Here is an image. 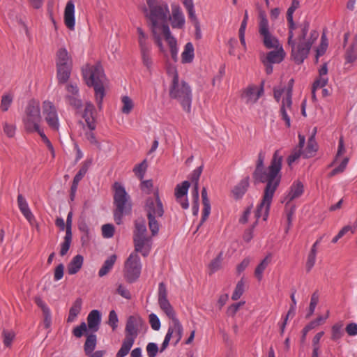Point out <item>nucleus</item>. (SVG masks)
Here are the masks:
<instances>
[{
	"instance_id": "1",
	"label": "nucleus",
	"mask_w": 357,
	"mask_h": 357,
	"mask_svg": "<svg viewBox=\"0 0 357 357\" xmlns=\"http://www.w3.org/2000/svg\"><path fill=\"white\" fill-rule=\"evenodd\" d=\"M147 8H144V13L150 22V29L155 44L159 49L160 53L165 57H167L168 52L165 45V40L170 50L172 59L174 61L178 59V48L177 40L172 34L168 25L169 17V9L168 4L163 1L146 0Z\"/></svg>"
},
{
	"instance_id": "2",
	"label": "nucleus",
	"mask_w": 357,
	"mask_h": 357,
	"mask_svg": "<svg viewBox=\"0 0 357 357\" xmlns=\"http://www.w3.org/2000/svg\"><path fill=\"white\" fill-rule=\"evenodd\" d=\"M282 161V155L280 154V151L277 150L273 153L270 165L265 169L264 167V154L259 153L258 155L252 176L256 181L266 183V187L256 213L257 218L263 216L266 220L268 216L273 195L281 181Z\"/></svg>"
},
{
	"instance_id": "3",
	"label": "nucleus",
	"mask_w": 357,
	"mask_h": 357,
	"mask_svg": "<svg viewBox=\"0 0 357 357\" xmlns=\"http://www.w3.org/2000/svg\"><path fill=\"white\" fill-rule=\"evenodd\" d=\"M287 19L289 29L288 44L291 47V55L296 63H301L307 58L311 47L317 39L319 34L317 31H312L310 33V36L307 38L310 24L308 22H304L298 26L299 34L297 37L298 43L296 44L294 40L293 31L296 27L293 20V15H291V19Z\"/></svg>"
},
{
	"instance_id": "4",
	"label": "nucleus",
	"mask_w": 357,
	"mask_h": 357,
	"mask_svg": "<svg viewBox=\"0 0 357 357\" xmlns=\"http://www.w3.org/2000/svg\"><path fill=\"white\" fill-rule=\"evenodd\" d=\"M147 328L146 322L139 315H132L127 319L125 337L116 357H125L129 354L139 333Z\"/></svg>"
},
{
	"instance_id": "5",
	"label": "nucleus",
	"mask_w": 357,
	"mask_h": 357,
	"mask_svg": "<svg viewBox=\"0 0 357 357\" xmlns=\"http://www.w3.org/2000/svg\"><path fill=\"white\" fill-rule=\"evenodd\" d=\"M169 96L176 100L187 112H191L192 95L190 86L183 80H179L175 69H172V79L169 86Z\"/></svg>"
},
{
	"instance_id": "6",
	"label": "nucleus",
	"mask_w": 357,
	"mask_h": 357,
	"mask_svg": "<svg viewBox=\"0 0 357 357\" xmlns=\"http://www.w3.org/2000/svg\"><path fill=\"white\" fill-rule=\"evenodd\" d=\"M294 82V79H291L287 86H279L273 89L274 98L278 102L280 101L282 96H283L280 108V116L287 128L291 126L290 114L293 113L292 92Z\"/></svg>"
},
{
	"instance_id": "7",
	"label": "nucleus",
	"mask_w": 357,
	"mask_h": 357,
	"mask_svg": "<svg viewBox=\"0 0 357 357\" xmlns=\"http://www.w3.org/2000/svg\"><path fill=\"white\" fill-rule=\"evenodd\" d=\"M144 211L149 220V227L151 232L152 236H156L160 229V224L158 218L163 216L165 211L163 204L159 196L158 190L153 193V197L146 199Z\"/></svg>"
},
{
	"instance_id": "8",
	"label": "nucleus",
	"mask_w": 357,
	"mask_h": 357,
	"mask_svg": "<svg viewBox=\"0 0 357 357\" xmlns=\"http://www.w3.org/2000/svg\"><path fill=\"white\" fill-rule=\"evenodd\" d=\"M82 73L86 84L89 86H93L97 102L100 107L105 96L103 87L105 75L102 66L99 64L95 66L86 65L82 69Z\"/></svg>"
},
{
	"instance_id": "9",
	"label": "nucleus",
	"mask_w": 357,
	"mask_h": 357,
	"mask_svg": "<svg viewBox=\"0 0 357 357\" xmlns=\"http://www.w3.org/2000/svg\"><path fill=\"white\" fill-rule=\"evenodd\" d=\"M114 189V204L116 207L114 211V219L117 225L122 223L124 215L129 213L132 209V202L130 195L125 188L119 183L115 182Z\"/></svg>"
},
{
	"instance_id": "10",
	"label": "nucleus",
	"mask_w": 357,
	"mask_h": 357,
	"mask_svg": "<svg viewBox=\"0 0 357 357\" xmlns=\"http://www.w3.org/2000/svg\"><path fill=\"white\" fill-rule=\"evenodd\" d=\"M133 242L135 252H140L144 257L149 255L152 246V240L147 236V229L145 220L138 219L135 222L133 231Z\"/></svg>"
},
{
	"instance_id": "11",
	"label": "nucleus",
	"mask_w": 357,
	"mask_h": 357,
	"mask_svg": "<svg viewBox=\"0 0 357 357\" xmlns=\"http://www.w3.org/2000/svg\"><path fill=\"white\" fill-rule=\"evenodd\" d=\"M22 121L27 132L38 128L41 121L40 107L38 100H31L28 102Z\"/></svg>"
},
{
	"instance_id": "12",
	"label": "nucleus",
	"mask_w": 357,
	"mask_h": 357,
	"mask_svg": "<svg viewBox=\"0 0 357 357\" xmlns=\"http://www.w3.org/2000/svg\"><path fill=\"white\" fill-rule=\"evenodd\" d=\"M42 113L44 120L50 129L55 132H59L61 123L57 109L54 104L50 100H45L42 104Z\"/></svg>"
},
{
	"instance_id": "13",
	"label": "nucleus",
	"mask_w": 357,
	"mask_h": 357,
	"mask_svg": "<svg viewBox=\"0 0 357 357\" xmlns=\"http://www.w3.org/2000/svg\"><path fill=\"white\" fill-rule=\"evenodd\" d=\"M141 270L142 264L139 255L137 253H131L125 263V278L130 283L135 282L139 278Z\"/></svg>"
},
{
	"instance_id": "14",
	"label": "nucleus",
	"mask_w": 357,
	"mask_h": 357,
	"mask_svg": "<svg viewBox=\"0 0 357 357\" xmlns=\"http://www.w3.org/2000/svg\"><path fill=\"white\" fill-rule=\"evenodd\" d=\"M183 331V326L179 320L177 318L172 319V324L168 328L167 333L161 345L160 351L162 352L167 349L172 338L175 340L174 345H176L182 338Z\"/></svg>"
},
{
	"instance_id": "15",
	"label": "nucleus",
	"mask_w": 357,
	"mask_h": 357,
	"mask_svg": "<svg viewBox=\"0 0 357 357\" xmlns=\"http://www.w3.org/2000/svg\"><path fill=\"white\" fill-rule=\"evenodd\" d=\"M263 93V85L261 86L250 85L243 91L242 98L247 105H254Z\"/></svg>"
},
{
	"instance_id": "16",
	"label": "nucleus",
	"mask_w": 357,
	"mask_h": 357,
	"mask_svg": "<svg viewBox=\"0 0 357 357\" xmlns=\"http://www.w3.org/2000/svg\"><path fill=\"white\" fill-rule=\"evenodd\" d=\"M304 192V185L298 180L295 181L289 188L287 195L284 197L282 203L289 204L293 200L299 198Z\"/></svg>"
},
{
	"instance_id": "17",
	"label": "nucleus",
	"mask_w": 357,
	"mask_h": 357,
	"mask_svg": "<svg viewBox=\"0 0 357 357\" xmlns=\"http://www.w3.org/2000/svg\"><path fill=\"white\" fill-rule=\"evenodd\" d=\"M259 33L266 48L273 49L282 46L278 38L270 31L269 28L259 30Z\"/></svg>"
},
{
	"instance_id": "18",
	"label": "nucleus",
	"mask_w": 357,
	"mask_h": 357,
	"mask_svg": "<svg viewBox=\"0 0 357 357\" xmlns=\"http://www.w3.org/2000/svg\"><path fill=\"white\" fill-rule=\"evenodd\" d=\"M94 113L95 107L93 105L91 102H86L82 114V118L84 119L86 125L90 130H94L96 128V120Z\"/></svg>"
},
{
	"instance_id": "19",
	"label": "nucleus",
	"mask_w": 357,
	"mask_h": 357,
	"mask_svg": "<svg viewBox=\"0 0 357 357\" xmlns=\"http://www.w3.org/2000/svg\"><path fill=\"white\" fill-rule=\"evenodd\" d=\"M168 21L174 29H183L185 25V17L182 10L178 6L172 7V15L169 14Z\"/></svg>"
},
{
	"instance_id": "20",
	"label": "nucleus",
	"mask_w": 357,
	"mask_h": 357,
	"mask_svg": "<svg viewBox=\"0 0 357 357\" xmlns=\"http://www.w3.org/2000/svg\"><path fill=\"white\" fill-rule=\"evenodd\" d=\"M327 63H324L319 69V77L314 81L312 86V96H315V91L324 87L328 82Z\"/></svg>"
},
{
	"instance_id": "21",
	"label": "nucleus",
	"mask_w": 357,
	"mask_h": 357,
	"mask_svg": "<svg viewBox=\"0 0 357 357\" xmlns=\"http://www.w3.org/2000/svg\"><path fill=\"white\" fill-rule=\"evenodd\" d=\"M64 22L67 28L70 30H74L75 25V5L71 0L67 2L65 8Z\"/></svg>"
},
{
	"instance_id": "22",
	"label": "nucleus",
	"mask_w": 357,
	"mask_h": 357,
	"mask_svg": "<svg viewBox=\"0 0 357 357\" xmlns=\"http://www.w3.org/2000/svg\"><path fill=\"white\" fill-rule=\"evenodd\" d=\"M273 49L274 50L268 52L266 56L262 59L268 61V63H280L284 60L286 55L283 47L281 46Z\"/></svg>"
},
{
	"instance_id": "23",
	"label": "nucleus",
	"mask_w": 357,
	"mask_h": 357,
	"mask_svg": "<svg viewBox=\"0 0 357 357\" xmlns=\"http://www.w3.org/2000/svg\"><path fill=\"white\" fill-rule=\"evenodd\" d=\"M56 66H73V61L67 50L59 48L56 54Z\"/></svg>"
},
{
	"instance_id": "24",
	"label": "nucleus",
	"mask_w": 357,
	"mask_h": 357,
	"mask_svg": "<svg viewBox=\"0 0 357 357\" xmlns=\"http://www.w3.org/2000/svg\"><path fill=\"white\" fill-rule=\"evenodd\" d=\"M203 170V167L200 166L194 169L190 174V178L193 183L192 190V197L197 202L199 201V180Z\"/></svg>"
},
{
	"instance_id": "25",
	"label": "nucleus",
	"mask_w": 357,
	"mask_h": 357,
	"mask_svg": "<svg viewBox=\"0 0 357 357\" xmlns=\"http://www.w3.org/2000/svg\"><path fill=\"white\" fill-rule=\"evenodd\" d=\"M101 321V314L98 310H91L87 317V326L89 330L96 332L99 329Z\"/></svg>"
},
{
	"instance_id": "26",
	"label": "nucleus",
	"mask_w": 357,
	"mask_h": 357,
	"mask_svg": "<svg viewBox=\"0 0 357 357\" xmlns=\"http://www.w3.org/2000/svg\"><path fill=\"white\" fill-rule=\"evenodd\" d=\"M17 204L23 215L29 222H31L34 216L29 207L26 199L21 194H19L17 196Z\"/></svg>"
},
{
	"instance_id": "27",
	"label": "nucleus",
	"mask_w": 357,
	"mask_h": 357,
	"mask_svg": "<svg viewBox=\"0 0 357 357\" xmlns=\"http://www.w3.org/2000/svg\"><path fill=\"white\" fill-rule=\"evenodd\" d=\"M250 185L249 176L243 178L232 190L235 198H241L247 191Z\"/></svg>"
},
{
	"instance_id": "28",
	"label": "nucleus",
	"mask_w": 357,
	"mask_h": 357,
	"mask_svg": "<svg viewBox=\"0 0 357 357\" xmlns=\"http://www.w3.org/2000/svg\"><path fill=\"white\" fill-rule=\"evenodd\" d=\"M138 33V43L140 52L146 51H151V45L149 41L148 35L146 34L141 27L137 28Z\"/></svg>"
},
{
	"instance_id": "29",
	"label": "nucleus",
	"mask_w": 357,
	"mask_h": 357,
	"mask_svg": "<svg viewBox=\"0 0 357 357\" xmlns=\"http://www.w3.org/2000/svg\"><path fill=\"white\" fill-rule=\"evenodd\" d=\"M272 261V255L268 254L263 260L258 264L255 270V275L259 281L263 278V273L265 269L271 264Z\"/></svg>"
},
{
	"instance_id": "30",
	"label": "nucleus",
	"mask_w": 357,
	"mask_h": 357,
	"mask_svg": "<svg viewBox=\"0 0 357 357\" xmlns=\"http://www.w3.org/2000/svg\"><path fill=\"white\" fill-rule=\"evenodd\" d=\"M73 66H56V78L59 84H65L70 78Z\"/></svg>"
},
{
	"instance_id": "31",
	"label": "nucleus",
	"mask_w": 357,
	"mask_h": 357,
	"mask_svg": "<svg viewBox=\"0 0 357 357\" xmlns=\"http://www.w3.org/2000/svg\"><path fill=\"white\" fill-rule=\"evenodd\" d=\"M202 197L204 207L200 225L206 220L211 213V204L206 188H203L202 190Z\"/></svg>"
},
{
	"instance_id": "32",
	"label": "nucleus",
	"mask_w": 357,
	"mask_h": 357,
	"mask_svg": "<svg viewBox=\"0 0 357 357\" xmlns=\"http://www.w3.org/2000/svg\"><path fill=\"white\" fill-rule=\"evenodd\" d=\"M84 258L80 255L75 256L68 265V273L70 275L77 273L83 265Z\"/></svg>"
},
{
	"instance_id": "33",
	"label": "nucleus",
	"mask_w": 357,
	"mask_h": 357,
	"mask_svg": "<svg viewBox=\"0 0 357 357\" xmlns=\"http://www.w3.org/2000/svg\"><path fill=\"white\" fill-rule=\"evenodd\" d=\"M82 305V300L80 298H77L73 303L70 308L67 321L69 323L73 322L78 314L80 313Z\"/></svg>"
},
{
	"instance_id": "34",
	"label": "nucleus",
	"mask_w": 357,
	"mask_h": 357,
	"mask_svg": "<svg viewBox=\"0 0 357 357\" xmlns=\"http://www.w3.org/2000/svg\"><path fill=\"white\" fill-rule=\"evenodd\" d=\"M195 56V49L192 43L189 42L184 46L181 53V60L183 63H189L193 61Z\"/></svg>"
},
{
	"instance_id": "35",
	"label": "nucleus",
	"mask_w": 357,
	"mask_h": 357,
	"mask_svg": "<svg viewBox=\"0 0 357 357\" xmlns=\"http://www.w3.org/2000/svg\"><path fill=\"white\" fill-rule=\"evenodd\" d=\"M116 260V255H112L104 262L102 266L98 271L99 277L102 278L106 275L113 268Z\"/></svg>"
},
{
	"instance_id": "36",
	"label": "nucleus",
	"mask_w": 357,
	"mask_h": 357,
	"mask_svg": "<svg viewBox=\"0 0 357 357\" xmlns=\"http://www.w3.org/2000/svg\"><path fill=\"white\" fill-rule=\"evenodd\" d=\"M159 305L166 315L171 319H176V313L168 299L158 301Z\"/></svg>"
},
{
	"instance_id": "37",
	"label": "nucleus",
	"mask_w": 357,
	"mask_h": 357,
	"mask_svg": "<svg viewBox=\"0 0 357 357\" xmlns=\"http://www.w3.org/2000/svg\"><path fill=\"white\" fill-rule=\"evenodd\" d=\"M317 150V143L314 135H312L308 139L307 148L303 151V156L305 158H310L313 156Z\"/></svg>"
},
{
	"instance_id": "38",
	"label": "nucleus",
	"mask_w": 357,
	"mask_h": 357,
	"mask_svg": "<svg viewBox=\"0 0 357 357\" xmlns=\"http://www.w3.org/2000/svg\"><path fill=\"white\" fill-rule=\"evenodd\" d=\"M96 335L95 334H90L87 336L84 345V349L86 354H90L93 351L96 346Z\"/></svg>"
},
{
	"instance_id": "39",
	"label": "nucleus",
	"mask_w": 357,
	"mask_h": 357,
	"mask_svg": "<svg viewBox=\"0 0 357 357\" xmlns=\"http://www.w3.org/2000/svg\"><path fill=\"white\" fill-rule=\"evenodd\" d=\"M346 60L348 63H352L357 59V34L351 47L346 52Z\"/></svg>"
},
{
	"instance_id": "40",
	"label": "nucleus",
	"mask_w": 357,
	"mask_h": 357,
	"mask_svg": "<svg viewBox=\"0 0 357 357\" xmlns=\"http://www.w3.org/2000/svg\"><path fill=\"white\" fill-rule=\"evenodd\" d=\"M190 186V183L188 181H185L182 182L181 184H178L175 188L174 195L176 198L187 196Z\"/></svg>"
},
{
	"instance_id": "41",
	"label": "nucleus",
	"mask_w": 357,
	"mask_h": 357,
	"mask_svg": "<svg viewBox=\"0 0 357 357\" xmlns=\"http://www.w3.org/2000/svg\"><path fill=\"white\" fill-rule=\"evenodd\" d=\"M331 340L337 341L341 339L344 335L343 324L342 322L337 323L332 326L331 328Z\"/></svg>"
},
{
	"instance_id": "42",
	"label": "nucleus",
	"mask_w": 357,
	"mask_h": 357,
	"mask_svg": "<svg viewBox=\"0 0 357 357\" xmlns=\"http://www.w3.org/2000/svg\"><path fill=\"white\" fill-rule=\"evenodd\" d=\"M121 102L123 104L121 112L123 114H128L130 113L134 107V103L132 99L127 96H124L121 98Z\"/></svg>"
},
{
	"instance_id": "43",
	"label": "nucleus",
	"mask_w": 357,
	"mask_h": 357,
	"mask_svg": "<svg viewBox=\"0 0 357 357\" xmlns=\"http://www.w3.org/2000/svg\"><path fill=\"white\" fill-rule=\"evenodd\" d=\"M2 334L4 345L7 347H11L12 342L15 337V333L12 330H3Z\"/></svg>"
},
{
	"instance_id": "44",
	"label": "nucleus",
	"mask_w": 357,
	"mask_h": 357,
	"mask_svg": "<svg viewBox=\"0 0 357 357\" xmlns=\"http://www.w3.org/2000/svg\"><path fill=\"white\" fill-rule=\"evenodd\" d=\"M65 99L68 104L77 109H81L82 107V102L79 99V96L73 97L69 94L65 96Z\"/></svg>"
},
{
	"instance_id": "45",
	"label": "nucleus",
	"mask_w": 357,
	"mask_h": 357,
	"mask_svg": "<svg viewBox=\"0 0 357 357\" xmlns=\"http://www.w3.org/2000/svg\"><path fill=\"white\" fill-rule=\"evenodd\" d=\"M73 235L70 234H66L64 236V241L61 244L60 255L64 256L68 251L71 242Z\"/></svg>"
},
{
	"instance_id": "46",
	"label": "nucleus",
	"mask_w": 357,
	"mask_h": 357,
	"mask_svg": "<svg viewBox=\"0 0 357 357\" xmlns=\"http://www.w3.org/2000/svg\"><path fill=\"white\" fill-rule=\"evenodd\" d=\"M140 54L144 66H146L148 70H151L153 63L151 57V51L142 52Z\"/></svg>"
},
{
	"instance_id": "47",
	"label": "nucleus",
	"mask_w": 357,
	"mask_h": 357,
	"mask_svg": "<svg viewBox=\"0 0 357 357\" xmlns=\"http://www.w3.org/2000/svg\"><path fill=\"white\" fill-rule=\"evenodd\" d=\"M13 97L10 94H4L1 97L0 108L3 112L8 110L12 104Z\"/></svg>"
},
{
	"instance_id": "48",
	"label": "nucleus",
	"mask_w": 357,
	"mask_h": 357,
	"mask_svg": "<svg viewBox=\"0 0 357 357\" xmlns=\"http://www.w3.org/2000/svg\"><path fill=\"white\" fill-rule=\"evenodd\" d=\"M328 47V40L325 34H323L321 38V44L317 50L316 61H318L319 56H322L326 51Z\"/></svg>"
},
{
	"instance_id": "49",
	"label": "nucleus",
	"mask_w": 357,
	"mask_h": 357,
	"mask_svg": "<svg viewBox=\"0 0 357 357\" xmlns=\"http://www.w3.org/2000/svg\"><path fill=\"white\" fill-rule=\"evenodd\" d=\"M90 165H91V162H84L82 164L79 172L75 176L73 181L79 183L82 179V178L85 176V174H86Z\"/></svg>"
},
{
	"instance_id": "50",
	"label": "nucleus",
	"mask_w": 357,
	"mask_h": 357,
	"mask_svg": "<svg viewBox=\"0 0 357 357\" xmlns=\"http://www.w3.org/2000/svg\"><path fill=\"white\" fill-rule=\"evenodd\" d=\"M244 292V282L241 279L239 280L235 287V289L231 296V299L234 301H236L243 295Z\"/></svg>"
},
{
	"instance_id": "51",
	"label": "nucleus",
	"mask_w": 357,
	"mask_h": 357,
	"mask_svg": "<svg viewBox=\"0 0 357 357\" xmlns=\"http://www.w3.org/2000/svg\"><path fill=\"white\" fill-rule=\"evenodd\" d=\"M349 160V158L348 157H345L342 160V161L341 162L340 165L338 167H335V169H333V171L330 172L329 176L333 177L337 174L342 173L345 170V169L348 165Z\"/></svg>"
},
{
	"instance_id": "52",
	"label": "nucleus",
	"mask_w": 357,
	"mask_h": 357,
	"mask_svg": "<svg viewBox=\"0 0 357 357\" xmlns=\"http://www.w3.org/2000/svg\"><path fill=\"white\" fill-rule=\"evenodd\" d=\"M108 324L112 327V331H115L118 327L119 318L116 312L112 310L109 313Z\"/></svg>"
},
{
	"instance_id": "53",
	"label": "nucleus",
	"mask_w": 357,
	"mask_h": 357,
	"mask_svg": "<svg viewBox=\"0 0 357 357\" xmlns=\"http://www.w3.org/2000/svg\"><path fill=\"white\" fill-rule=\"evenodd\" d=\"M3 129L8 137L12 138L15 136L16 132V126L15 124L5 122L3 124Z\"/></svg>"
},
{
	"instance_id": "54",
	"label": "nucleus",
	"mask_w": 357,
	"mask_h": 357,
	"mask_svg": "<svg viewBox=\"0 0 357 357\" xmlns=\"http://www.w3.org/2000/svg\"><path fill=\"white\" fill-rule=\"evenodd\" d=\"M114 227L112 224H105L102 226V235L105 238H110L114 236Z\"/></svg>"
},
{
	"instance_id": "55",
	"label": "nucleus",
	"mask_w": 357,
	"mask_h": 357,
	"mask_svg": "<svg viewBox=\"0 0 357 357\" xmlns=\"http://www.w3.org/2000/svg\"><path fill=\"white\" fill-rule=\"evenodd\" d=\"M319 295L317 291L314 292L311 296L310 303L309 307V313L307 316H311L316 308V306L319 302Z\"/></svg>"
},
{
	"instance_id": "56",
	"label": "nucleus",
	"mask_w": 357,
	"mask_h": 357,
	"mask_svg": "<svg viewBox=\"0 0 357 357\" xmlns=\"http://www.w3.org/2000/svg\"><path fill=\"white\" fill-rule=\"evenodd\" d=\"M301 155H303V151L300 149H294L287 158L288 165L291 166Z\"/></svg>"
},
{
	"instance_id": "57",
	"label": "nucleus",
	"mask_w": 357,
	"mask_h": 357,
	"mask_svg": "<svg viewBox=\"0 0 357 357\" xmlns=\"http://www.w3.org/2000/svg\"><path fill=\"white\" fill-rule=\"evenodd\" d=\"M87 326L85 322H82L79 326L74 328L73 330V334L75 337L79 338L84 333L87 331Z\"/></svg>"
},
{
	"instance_id": "58",
	"label": "nucleus",
	"mask_w": 357,
	"mask_h": 357,
	"mask_svg": "<svg viewBox=\"0 0 357 357\" xmlns=\"http://www.w3.org/2000/svg\"><path fill=\"white\" fill-rule=\"evenodd\" d=\"M93 130H90L85 132V137L93 145L96 146L98 149H101L100 143L96 139Z\"/></svg>"
},
{
	"instance_id": "59",
	"label": "nucleus",
	"mask_w": 357,
	"mask_h": 357,
	"mask_svg": "<svg viewBox=\"0 0 357 357\" xmlns=\"http://www.w3.org/2000/svg\"><path fill=\"white\" fill-rule=\"evenodd\" d=\"M79 229L83 233V236L81 238V240L83 243L88 241L89 239V229L88 225L85 222H81L79 224Z\"/></svg>"
},
{
	"instance_id": "60",
	"label": "nucleus",
	"mask_w": 357,
	"mask_h": 357,
	"mask_svg": "<svg viewBox=\"0 0 357 357\" xmlns=\"http://www.w3.org/2000/svg\"><path fill=\"white\" fill-rule=\"evenodd\" d=\"M317 254L313 252H310L307 256L305 268L307 273H309L313 268L316 261Z\"/></svg>"
},
{
	"instance_id": "61",
	"label": "nucleus",
	"mask_w": 357,
	"mask_h": 357,
	"mask_svg": "<svg viewBox=\"0 0 357 357\" xmlns=\"http://www.w3.org/2000/svg\"><path fill=\"white\" fill-rule=\"evenodd\" d=\"M146 350L149 357H155L159 349L157 344L154 342H149L146 345Z\"/></svg>"
},
{
	"instance_id": "62",
	"label": "nucleus",
	"mask_w": 357,
	"mask_h": 357,
	"mask_svg": "<svg viewBox=\"0 0 357 357\" xmlns=\"http://www.w3.org/2000/svg\"><path fill=\"white\" fill-rule=\"evenodd\" d=\"M66 95H71L73 97L79 96V89L76 84L69 83L66 85Z\"/></svg>"
},
{
	"instance_id": "63",
	"label": "nucleus",
	"mask_w": 357,
	"mask_h": 357,
	"mask_svg": "<svg viewBox=\"0 0 357 357\" xmlns=\"http://www.w3.org/2000/svg\"><path fill=\"white\" fill-rule=\"evenodd\" d=\"M149 323L154 331H158L160 328V321L158 316L153 313L149 315Z\"/></svg>"
},
{
	"instance_id": "64",
	"label": "nucleus",
	"mask_w": 357,
	"mask_h": 357,
	"mask_svg": "<svg viewBox=\"0 0 357 357\" xmlns=\"http://www.w3.org/2000/svg\"><path fill=\"white\" fill-rule=\"evenodd\" d=\"M222 255L220 254L216 258H215L209 264L211 271L213 273L219 270L221 267L222 264Z\"/></svg>"
}]
</instances>
